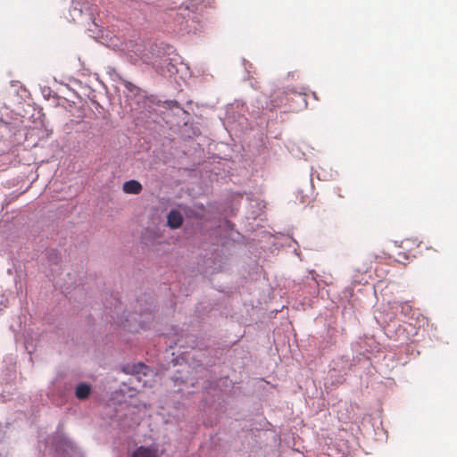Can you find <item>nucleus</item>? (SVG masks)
Listing matches in <instances>:
<instances>
[{"mask_svg":"<svg viewBox=\"0 0 457 457\" xmlns=\"http://www.w3.org/2000/svg\"><path fill=\"white\" fill-rule=\"evenodd\" d=\"M212 4V0H189L179 7L181 13L195 22H200L205 9Z\"/></svg>","mask_w":457,"mask_h":457,"instance_id":"f257e3e1","label":"nucleus"},{"mask_svg":"<svg viewBox=\"0 0 457 457\" xmlns=\"http://www.w3.org/2000/svg\"><path fill=\"white\" fill-rule=\"evenodd\" d=\"M294 95L297 97H300L303 102L306 104L305 98L301 94H296L295 91H291V93L283 90V89H276L270 95V100L266 103V109H269L270 112L275 111L277 108L288 104L289 96Z\"/></svg>","mask_w":457,"mask_h":457,"instance_id":"f03ea898","label":"nucleus"},{"mask_svg":"<svg viewBox=\"0 0 457 457\" xmlns=\"http://www.w3.org/2000/svg\"><path fill=\"white\" fill-rule=\"evenodd\" d=\"M183 223V216L178 210H171L167 215V224L171 228H179Z\"/></svg>","mask_w":457,"mask_h":457,"instance_id":"7ed1b4c3","label":"nucleus"},{"mask_svg":"<svg viewBox=\"0 0 457 457\" xmlns=\"http://www.w3.org/2000/svg\"><path fill=\"white\" fill-rule=\"evenodd\" d=\"M132 457H159L158 449L156 447H137Z\"/></svg>","mask_w":457,"mask_h":457,"instance_id":"20e7f679","label":"nucleus"},{"mask_svg":"<svg viewBox=\"0 0 457 457\" xmlns=\"http://www.w3.org/2000/svg\"><path fill=\"white\" fill-rule=\"evenodd\" d=\"M142 185L135 179L126 181L122 186V190L126 194L138 195L142 191Z\"/></svg>","mask_w":457,"mask_h":457,"instance_id":"39448f33","label":"nucleus"},{"mask_svg":"<svg viewBox=\"0 0 457 457\" xmlns=\"http://www.w3.org/2000/svg\"><path fill=\"white\" fill-rule=\"evenodd\" d=\"M91 393V387L88 384L81 383L76 387L75 395L79 400L87 399Z\"/></svg>","mask_w":457,"mask_h":457,"instance_id":"423d86ee","label":"nucleus"},{"mask_svg":"<svg viewBox=\"0 0 457 457\" xmlns=\"http://www.w3.org/2000/svg\"><path fill=\"white\" fill-rule=\"evenodd\" d=\"M145 370H148V368L145 365H144L142 362H139L137 365L127 366L124 369V371L127 372V373H131V374H134V373L135 374L143 373L144 375H145L146 372L145 371Z\"/></svg>","mask_w":457,"mask_h":457,"instance_id":"0eeeda50","label":"nucleus"},{"mask_svg":"<svg viewBox=\"0 0 457 457\" xmlns=\"http://www.w3.org/2000/svg\"><path fill=\"white\" fill-rule=\"evenodd\" d=\"M412 311V307L408 303H401V313H403L405 316H408Z\"/></svg>","mask_w":457,"mask_h":457,"instance_id":"6e6552de","label":"nucleus"},{"mask_svg":"<svg viewBox=\"0 0 457 457\" xmlns=\"http://www.w3.org/2000/svg\"><path fill=\"white\" fill-rule=\"evenodd\" d=\"M165 104L170 109H172L174 107H176V108L179 107V104L177 101H167V102H165Z\"/></svg>","mask_w":457,"mask_h":457,"instance_id":"1a4fd4ad","label":"nucleus"},{"mask_svg":"<svg viewBox=\"0 0 457 457\" xmlns=\"http://www.w3.org/2000/svg\"><path fill=\"white\" fill-rule=\"evenodd\" d=\"M338 196L339 197H344V195H342V193H340V189L338 188V193H337Z\"/></svg>","mask_w":457,"mask_h":457,"instance_id":"9d476101","label":"nucleus"},{"mask_svg":"<svg viewBox=\"0 0 457 457\" xmlns=\"http://www.w3.org/2000/svg\"><path fill=\"white\" fill-rule=\"evenodd\" d=\"M403 260H407V259H408V256L404 253V254H403Z\"/></svg>","mask_w":457,"mask_h":457,"instance_id":"9b49d317","label":"nucleus"},{"mask_svg":"<svg viewBox=\"0 0 457 457\" xmlns=\"http://www.w3.org/2000/svg\"><path fill=\"white\" fill-rule=\"evenodd\" d=\"M320 457H321V455Z\"/></svg>","mask_w":457,"mask_h":457,"instance_id":"f8f14e48","label":"nucleus"}]
</instances>
